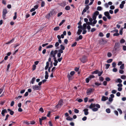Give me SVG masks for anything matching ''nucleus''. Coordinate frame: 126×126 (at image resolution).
<instances>
[{
    "instance_id": "nucleus-19",
    "label": "nucleus",
    "mask_w": 126,
    "mask_h": 126,
    "mask_svg": "<svg viewBox=\"0 0 126 126\" xmlns=\"http://www.w3.org/2000/svg\"><path fill=\"white\" fill-rule=\"evenodd\" d=\"M70 9V7L69 6H67L65 8V9L67 10H69Z\"/></svg>"
},
{
    "instance_id": "nucleus-39",
    "label": "nucleus",
    "mask_w": 126,
    "mask_h": 126,
    "mask_svg": "<svg viewBox=\"0 0 126 126\" xmlns=\"http://www.w3.org/2000/svg\"><path fill=\"white\" fill-rule=\"evenodd\" d=\"M125 42V40L123 39H122L120 41V43H123Z\"/></svg>"
},
{
    "instance_id": "nucleus-10",
    "label": "nucleus",
    "mask_w": 126,
    "mask_h": 126,
    "mask_svg": "<svg viewBox=\"0 0 126 126\" xmlns=\"http://www.w3.org/2000/svg\"><path fill=\"white\" fill-rule=\"evenodd\" d=\"M125 3V2L124 1H123L121 2V3L120 5V8L122 9L124 6V4Z\"/></svg>"
},
{
    "instance_id": "nucleus-48",
    "label": "nucleus",
    "mask_w": 126,
    "mask_h": 126,
    "mask_svg": "<svg viewBox=\"0 0 126 126\" xmlns=\"http://www.w3.org/2000/svg\"><path fill=\"white\" fill-rule=\"evenodd\" d=\"M77 44V43L76 42H75L72 45L71 47H74Z\"/></svg>"
},
{
    "instance_id": "nucleus-43",
    "label": "nucleus",
    "mask_w": 126,
    "mask_h": 126,
    "mask_svg": "<svg viewBox=\"0 0 126 126\" xmlns=\"http://www.w3.org/2000/svg\"><path fill=\"white\" fill-rule=\"evenodd\" d=\"M87 28L88 30V32H90V29H91L90 26L89 25H88L87 27Z\"/></svg>"
},
{
    "instance_id": "nucleus-61",
    "label": "nucleus",
    "mask_w": 126,
    "mask_h": 126,
    "mask_svg": "<svg viewBox=\"0 0 126 126\" xmlns=\"http://www.w3.org/2000/svg\"><path fill=\"white\" fill-rule=\"evenodd\" d=\"M117 110L119 111V113L120 114H121L122 113V111L121 109H117Z\"/></svg>"
},
{
    "instance_id": "nucleus-13",
    "label": "nucleus",
    "mask_w": 126,
    "mask_h": 126,
    "mask_svg": "<svg viewBox=\"0 0 126 126\" xmlns=\"http://www.w3.org/2000/svg\"><path fill=\"white\" fill-rule=\"evenodd\" d=\"M45 78L46 79H47L48 78V73L47 71H46L45 72Z\"/></svg>"
},
{
    "instance_id": "nucleus-45",
    "label": "nucleus",
    "mask_w": 126,
    "mask_h": 126,
    "mask_svg": "<svg viewBox=\"0 0 126 126\" xmlns=\"http://www.w3.org/2000/svg\"><path fill=\"white\" fill-rule=\"evenodd\" d=\"M24 123L25 124L29 125L30 124V123L29 122L27 121H24Z\"/></svg>"
},
{
    "instance_id": "nucleus-51",
    "label": "nucleus",
    "mask_w": 126,
    "mask_h": 126,
    "mask_svg": "<svg viewBox=\"0 0 126 126\" xmlns=\"http://www.w3.org/2000/svg\"><path fill=\"white\" fill-rule=\"evenodd\" d=\"M123 28H122L120 30V31L119 32V33H120V34L122 35V33H123Z\"/></svg>"
},
{
    "instance_id": "nucleus-33",
    "label": "nucleus",
    "mask_w": 126,
    "mask_h": 126,
    "mask_svg": "<svg viewBox=\"0 0 126 126\" xmlns=\"http://www.w3.org/2000/svg\"><path fill=\"white\" fill-rule=\"evenodd\" d=\"M124 64H122L120 66V68L121 69H124Z\"/></svg>"
},
{
    "instance_id": "nucleus-50",
    "label": "nucleus",
    "mask_w": 126,
    "mask_h": 126,
    "mask_svg": "<svg viewBox=\"0 0 126 126\" xmlns=\"http://www.w3.org/2000/svg\"><path fill=\"white\" fill-rule=\"evenodd\" d=\"M39 111H41L42 113H43L44 112V110H43V109L42 107H41L39 110Z\"/></svg>"
},
{
    "instance_id": "nucleus-4",
    "label": "nucleus",
    "mask_w": 126,
    "mask_h": 126,
    "mask_svg": "<svg viewBox=\"0 0 126 126\" xmlns=\"http://www.w3.org/2000/svg\"><path fill=\"white\" fill-rule=\"evenodd\" d=\"M104 14L105 16L107 17L108 19H110L111 17L110 16L109 12L108 11L104 12Z\"/></svg>"
},
{
    "instance_id": "nucleus-64",
    "label": "nucleus",
    "mask_w": 126,
    "mask_h": 126,
    "mask_svg": "<svg viewBox=\"0 0 126 126\" xmlns=\"http://www.w3.org/2000/svg\"><path fill=\"white\" fill-rule=\"evenodd\" d=\"M123 49L124 51L126 50V46H123Z\"/></svg>"
},
{
    "instance_id": "nucleus-32",
    "label": "nucleus",
    "mask_w": 126,
    "mask_h": 126,
    "mask_svg": "<svg viewBox=\"0 0 126 126\" xmlns=\"http://www.w3.org/2000/svg\"><path fill=\"white\" fill-rule=\"evenodd\" d=\"M82 31L81 30L79 29L78 30V31L77 32V34L78 35L80 34L82 32Z\"/></svg>"
},
{
    "instance_id": "nucleus-9",
    "label": "nucleus",
    "mask_w": 126,
    "mask_h": 126,
    "mask_svg": "<svg viewBox=\"0 0 126 126\" xmlns=\"http://www.w3.org/2000/svg\"><path fill=\"white\" fill-rule=\"evenodd\" d=\"M108 97L103 96L102 97L101 100L102 101H105L108 100Z\"/></svg>"
},
{
    "instance_id": "nucleus-12",
    "label": "nucleus",
    "mask_w": 126,
    "mask_h": 126,
    "mask_svg": "<svg viewBox=\"0 0 126 126\" xmlns=\"http://www.w3.org/2000/svg\"><path fill=\"white\" fill-rule=\"evenodd\" d=\"M58 51L57 50H55L54 51L53 50H52L51 51L50 53V54H53L56 55V54L57 53Z\"/></svg>"
},
{
    "instance_id": "nucleus-24",
    "label": "nucleus",
    "mask_w": 126,
    "mask_h": 126,
    "mask_svg": "<svg viewBox=\"0 0 126 126\" xmlns=\"http://www.w3.org/2000/svg\"><path fill=\"white\" fill-rule=\"evenodd\" d=\"M65 20L63 19L62 20L60 23L59 24V26H61L65 21Z\"/></svg>"
},
{
    "instance_id": "nucleus-29",
    "label": "nucleus",
    "mask_w": 126,
    "mask_h": 126,
    "mask_svg": "<svg viewBox=\"0 0 126 126\" xmlns=\"http://www.w3.org/2000/svg\"><path fill=\"white\" fill-rule=\"evenodd\" d=\"M103 72L102 71L100 72L98 71V73L97 74L99 76H100L102 74Z\"/></svg>"
},
{
    "instance_id": "nucleus-27",
    "label": "nucleus",
    "mask_w": 126,
    "mask_h": 126,
    "mask_svg": "<svg viewBox=\"0 0 126 126\" xmlns=\"http://www.w3.org/2000/svg\"><path fill=\"white\" fill-rule=\"evenodd\" d=\"M118 32V30L115 29V30H114L112 31H111L110 32L111 33H113L114 32L117 33V32Z\"/></svg>"
},
{
    "instance_id": "nucleus-37",
    "label": "nucleus",
    "mask_w": 126,
    "mask_h": 126,
    "mask_svg": "<svg viewBox=\"0 0 126 126\" xmlns=\"http://www.w3.org/2000/svg\"><path fill=\"white\" fill-rule=\"evenodd\" d=\"M98 70H96L92 72V74H97L98 73Z\"/></svg>"
},
{
    "instance_id": "nucleus-38",
    "label": "nucleus",
    "mask_w": 126,
    "mask_h": 126,
    "mask_svg": "<svg viewBox=\"0 0 126 126\" xmlns=\"http://www.w3.org/2000/svg\"><path fill=\"white\" fill-rule=\"evenodd\" d=\"M99 80L100 81H103L104 80V79L102 77H99Z\"/></svg>"
},
{
    "instance_id": "nucleus-31",
    "label": "nucleus",
    "mask_w": 126,
    "mask_h": 126,
    "mask_svg": "<svg viewBox=\"0 0 126 126\" xmlns=\"http://www.w3.org/2000/svg\"><path fill=\"white\" fill-rule=\"evenodd\" d=\"M61 49L64 50L65 49V47L63 45H61L60 46Z\"/></svg>"
},
{
    "instance_id": "nucleus-54",
    "label": "nucleus",
    "mask_w": 126,
    "mask_h": 126,
    "mask_svg": "<svg viewBox=\"0 0 126 126\" xmlns=\"http://www.w3.org/2000/svg\"><path fill=\"white\" fill-rule=\"evenodd\" d=\"M89 6L88 5H87L86 6V7L84 9H85V10L87 11V10H88L89 9Z\"/></svg>"
},
{
    "instance_id": "nucleus-28",
    "label": "nucleus",
    "mask_w": 126,
    "mask_h": 126,
    "mask_svg": "<svg viewBox=\"0 0 126 126\" xmlns=\"http://www.w3.org/2000/svg\"><path fill=\"white\" fill-rule=\"evenodd\" d=\"M15 16L13 17V19L15 20L16 18L17 17V13L16 12H15L14 13Z\"/></svg>"
},
{
    "instance_id": "nucleus-44",
    "label": "nucleus",
    "mask_w": 126,
    "mask_h": 126,
    "mask_svg": "<svg viewBox=\"0 0 126 126\" xmlns=\"http://www.w3.org/2000/svg\"><path fill=\"white\" fill-rule=\"evenodd\" d=\"M105 80L106 81H109L110 80V79L109 77H106L105 78Z\"/></svg>"
},
{
    "instance_id": "nucleus-17",
    "label": "nucleus",
    "mask_w": 126,
    "mask_h": 126,
    "mask_svg": "<svg viewBox=\"0 0 126 126\" xmlns=\"http://www.w3.org/2000/svg\"><path fill=\"white\" fill-rule=\"evenodd\" d=\"M50 66L48 68V71L49 72H50V68H51L52 66H53V64H52V62H51L50 64Z\"/></svg>"
},
{
    "instance_id": "nucleus-46",
    "label": "nucleus",
    "mask_w": 126,
    "mask_h": 126,
    "mask_svg": "<svg viewBox=\"0 0 126 126\" xmlns=\"http://www.w3.org/2000/svg\"><path fill=\"white\" fill-rule=\"evenodd\" d=\"M74 112L76 113H78L79 112V110L77 109H75L74 110Z\"/></svg>"
},
{
    "instance_id": "nucleus-49",
    "label": "nucleus",
    "mask_w": 126,
    "mask_h": 126,
    "mask_svg": "<svg viewBox=\"0 0 126 126\" xmlns=\"http://www.w3.org/2000/svg\"><path fill=\"white\" fill-rule=\"evenodd\" d=\"M95 84L96 86H99L101 85V84L100 83H99L97 82L95 83Z\"/></svg>"
},
{
    "instance_id": "nucleus-16",
    "label": "nucleus",
    "mask_w": 126,
    "mask_h": 126,
    "mask_svg": "<svg viewBox=\"0 0 126 126\" xmlns=\"http://www.w3.org/2000/svg\"><path fill=\"white\" fill-rule=\"evenodd\" d=\"M36 78L35 77H33L31 80V81L30 82V83L33 84L34 83V82Z\"/></svg>"
},
{
    "instance_id": "nucleus-42",
    "label": "nucleus",
    "mask_w": 126,
    "mask_h": 126,
    "mask_svg": "<svg viewBox=\"0 0 126 126\" xmlns=\"http://www.w3.org/2000/svg\"><path fill=\"white\" fill-rule=\"evenodd\" d=\"M90 79L89 77L86 78V82L87 83H88L89 82V80H90Z\"/></svg>"
},
{
    "instance_id": "nucleus-20",
    "label": "nucleus",
    "mask_w": 126,
    "mask_h": 126,
    "mask_svg": "<svg viewBox=\"0 0 126 126\" xmlns=\"http://www.w3.org/2000/svg\"><path fill=\"white\" fill-rule=\"evenodd\" d=\"M86 23H84L83 25V28L82 29V30H85L86 29Z\"/></svg>"
},
{
    "instance_id": "nucleus-63",
    "label": "nucleus",
    "mask_w": 126,
    "mask_h": 126,
    "mask_svg": "<svg viewBox=\"0 0 126 126\" xmlns=\"http://www.w3.org/2000/svg\"><path fill=\"white\" fill-rule=\"evenodd\" d=\"M75 72L74 71H72L70 72V74L71 76H73L74 74H75Z\"/></svg>"
},
{
    "instance_id": "nucleus-3",
    "label": "nucleus",
    "mask_w": 126,
    "mask_h": 126,
    "mask_svg": "<svg viewBox=\"0 0 126 126\" xmlns=\"http://www.w3.org/2000/svg\"><path fill=\"white\" fill-rule=\"evenodd\" d=\"M32 87L34 91L39 90L40 89V87L37 85H33Z\"/></svg>"
},
{
    "instance_id": "nucleus-2",
    "label": "nucleus",
    "mask_w": 126,
    "mask_h": 126,
    "mask_svg": "<svg viewBox=\"0 0 126 126\" xmlns=\"http://www.w3.org/2000/svg\"><path fill=\"white\" fill-rule=\"evenodd\" d=\"M8 13L7 10L6 9H3L2 11V18L4 20H5L6 18V14Z\"/></svg>"
},
{
    "instance_id": "nucleus-8",
    "label": "nucleus",
    "mask_w": 126,
    "mask_h": 126,
    "mask_svg": "<svg viewBox=\"0 0 126 126\" xmlns=\"http://www.w3.org/2000/svg\"><path fill=\"white\" fill-rule=\"evenodd\" d=\"M63 105V101L62 99L60 100L58 104L56 106L58 108L59 107V106H61Z\"/></svg>"
},
{
    "instance_id": "nucleus-36",
    "label": "nucleus",
    "mask_w": 126,
    "mask_h": 126,
    "mask_svg": "<svg viewBox=\"0 0 126 126\" xmlns=\"http://www.w3.org/2000/svg\"><path fill=\"white\" fill-rule=\"evenodd\" d=\"M5 113V111H4V110H2V112H1V114L2 115V116H5V115L4 114Z\"/></svg>"
},
{
    "instance_id": "nucleus-52",
    "label": "nucleus",
    "mask_w": 126,
    "mask_h": 126,
    "mask_svg": "<svg viewBox=\"0 0 126 126\" xmlns=\"http://www.w3.org/2000/svg\"><path fill=\"white\" fill-rule=\"evenodd\" d=\"M117 82H119V83H121L122 82V80L120 79H117ZM117 82V81H116Z\"/></svg>"
},
{
    "instance_id": "nucleus-35",
    "label": "nucleus",
    "mask_w": 126,
    "mask_h": 126,
    "mask_svg": "<svg viewBox=\"0 0 126 126\" xmlns=\"http://www.w3.org/2000/svg\"><path fill=\"white\" fill-rule=\"evenodd\" d=\"M92 110L94 111H96L98 110V109L97 108H92Z\"/></svg>"
},
{
    "instance_id": "nucleus-57",
    "label": "nucleus",
    "mask_w": 126,
    "mask_h": 126,
    "mask_svg": "<svg viewBox=\"0 0 126 126\" xmlns=\"http://www.w3.org/2000/svg\"><path fill=\"white\" fill-rule=\"evenodd\" d=\"M112 55V54L110 53L109 52L107 54L108 56L109 57H110Z\"/></svg>"
},
{
    "instance_id": "nucleus-62",
    "label": "nucleus",
    "mask_w": 126,
    "mask_h": 126,
    "mask_svg": "<svg viewBox=\"0 0 126 126\" xmlns=\"http://www.w3.org/2000/svg\"><path fill=\"white\" fill-rule=\"evenodd\" d=\"M96 30V29L94 28H92L91 30V32H93Z\"/></svg>"
},
{
    "instance_id": "nucleus-18",
    "label": "nucleus",
    "mask_w": 126,
    "mask_h": 126,
    "mask_svg": "<svg viewBox=\"0 0 126 126\" xmlns=\"http://www.w3.org/2000/svg\"><path fill=\"white\" fill-rule=\"evenodd\" d=\"M14 40V39L13 38L10 41L6 43V44H11L12 43Z\"/></svg>"
},
{
    "instance_id": "nucleus-34",
    "label": "nucleus",
    "mask_w": 126,
    "mask_h": 126,
    "mask_svg": "<svg viewBox=\"0 0 126 126\" xmlns=\"http://www.w3.org/2000/svg\"><path fill=\"white\" fill-rule=\"evenodd\" d=\"M106 111L108 113H110V110L109 108L107 109L106 110Z\"/></svg>"
},
{
    "instance_id": "nucleus-55",
    "label": "nucleus",
    "mask_w": 126,
    "mask_h": 126,
    "mask_svg": "<svg viewBox=\"0 0 126 126\" xmlns=\"http://www.w3.org/2000/svg\"><path fill=\"white\" fill-rule=\"evenodd\" d=\"M63 50L60 49L58 51V53H60V54H61L63 53Z\"/></svg>"
},
{
    "instance_id": "nucleus-14",
    "label": "nucleus",
    "mask_w": 126,
    "mask_h": 126,
    "mask_svg": "<svg viewBox=\"0 0 126 126\" xmlns=\"http://www.w3.org/2000/svg\"><path fill=\"white\" fill-rule=\"evenodd\" d=\"M95 107V104H93L92 103L89 106V108L90 109H92L93 108H94Z\"/></svg>"
},
{
    "instance_id": "nucleus-22",
    "label": "nucleus",
    "mask_w": 126,
    "mask_h": 126,
    "mask_svg": "<svg viewBox=\"0 0 126 126\" xmlns=\"http://www.w3.org/2000/svg\"><path fill=\"white\" fill-rule=\"evenodd\" d=\"M99 14V12L97 11H96L94 13L93 15H95L96 16Z\"/></svg>"
},
{
    "instance_id": "nucleus-25",
    "label": "nucleus",
    "mask_w": 126,
    "mask_h": 126,
    "mask_svg": "<svg viewBox=\"0 0 126 126\" xmlns=\"http://www.w3.org/2000/svg\"><path fill=\"white\" fill-rule=\"evenodd\" d=\"M102 8L101 6H98L97 8V10L98 11H100L102 10Z\"/></svg>"
},
{
    "instance_id": "nucleus-60",
    "label": "nucleus",
    "mask_w": 126,
    "mask_h": 126,
    "mask_svg": "<svg viewBox=\"0 0 126 126\" xmlns=\"http://www.w3.org/2000/svg\"><path fill=\"white\" fill-rule=\"evenodd\" d=\"M94 77L95 76L94 75H91L89 77V78L91 79H93L94 78Z\"/></svg>"
},
{
    "instance_id": "nucleus-47",
    "label": "nucleus",
    "mask_w": 126,
    "mask_h": 126,
    "mask_svg": "<svg viewBox=\"0 0 126 126\" xmlns=\"http://www.w3.org/2000/svg\"><path fill=\"white\" fill-rule=\"evenodd\" d=\"M98 35L100 37H103L104 36V35L103 33L100 32L98 34Z\"/></svg>"
},
{
    "instance_id": "nucleus-6",
    "label": "nucleus",
    "mask_w": 126,
    "mask_h": 126,
    "mask_svg": "<svg viewBox=\"0 0 126 126\" xmlns=\"http://www.w3.org/2000/svg\"><path fill=\"white\" fill-rule=\"evenodd\" d=\"M47 118L46 117L43 116L41 118H39V120L40 122V125H42V121L46 119Z\"/></svg>"
},
{
    "instance_id": "nucleus-41",
    "label": "nucleus",
    "mask_w": 126,
    "mask_h": 126,
    "mask_svg": "<svg viewBox=\"0 0 126 126\" xmlns=\"http://www.w3.org/2000/svg\"><path fill=\"white\" fill-rule=\"evenodd\" d=\"M106 65V69H108L109 67L110 66V64H107L105 65Z\"/></svg>"
},
{
    "instance_id": "nucleus-59",
    "label": "nucleus",
    "mask_w": 126,
    "mask_h": 126,
    "mask_svg": "<svg viewBox=\"0 0 126 126\" xmlns=\"http://www.w3.org/2000/svg\"><path fill=\"white\" fill-rule=\"evenodd\" d=\"M68 78L69 80H71L72 79V76H71L69 75L68 76Z\"/></svg>"
},
{
    "instance_id": "nucleus-30",
    "label": "nucleus",
    "mask_w": 126,
    "mask_h": 126,
    "mask_svg": "<svg viewBox=\"0 0 126 126\" xmlns=\"http://www.w3.org/2000/svg\"><path fill=\"white\" fill-rule=\"evenodd\" d=\"M60 28L59 26H57L55 27L54 29V30L55 31H57Z\"/></svg>"
},
{
    "instance_id": "nucleus-11",
    "label": "nucleus",
    "mask_w": 126,
    "mask_h": 126,
    "mask_svg": "<svg viewBox=\"0 0 126 126\" xmlns=\"http://www.w3.org/2000/svg\"><path fill=\"white\" fill-rule=\"evenodd\" d=\"M92 89L90 88L87 90V94H90V93H91L92 91Z\"/></svg>"
},
{
    "instance_id": "nucleus-1",
    "label": "nucleus",
    "mask_w": 126,
    "mask_h": 126,
    "mask_svg": "<svg viewBox=\"0 0 126 126\" xmlns=\"http://www.w3.org/2000/svg\"><path fill=\"white\" fill-rule=\"evenodd\" d=\"M120 44L119 42H116L115 43L113 49V52L115 53V51H118L120 49Z\"/></svg>"
},
{
    "instance_id": "nucleus-7",
    "label": "nucleus",
    "mask_w": 126,
    "mask_h": 126,
    "mask_svg": "<svg viewBox=\"0 0 126 126\" xmlns=\"http://www.w3.org/2000/svg\"><path fill=\"white\" fill-rule=\"evenodd\" d=\"M88 110V109L87 108L83 110V111L84 112V114L85 115H87L89 114V112Z\"/></svg>"
},
{
    "instance_id": "nucleus-56",
    "label": "nucleus",
    "mask_w": 126,
    "mask_h": 126,
    "mask_svg": "<svg viewBox=\"0 0 126 126\" xmlns=\"http://www.w3.org/2000/svg\"><path fill=\"white\" fill-rule=\"evenodd\" d=\"M116 63L115 62H114L112 64V66L113 67H115L116 66Z\"/></svg>"
},
{
    "instance_id": "nucleus-26",
    "label": "nucleus",
    "mask_w": 126,
    "mask_h": 126,
    "mask_svg": "<svg viewBox=\"0 0 126 126\" xmlns=\"http://www.w3.org/2000/svg\"><path fill=\"white\" fill-rule=\"evenodd\" d=\"M112 59H110L108 60L107 61V62L108 63H110L112 62Z\"/></svg>"
},
{
    "instance_id": "nucleus-5",
    "label": "nucleus",
    "mask_w": 126,
    "mask_h": 126,
    "mask_svg": "<svg viewBox=\"0 0 126 126\" xmlns=\"http://www.w3.org/2000/svg\"><path fill=\"white\" fill-rule=\"evenodd\" d=\"M87 57L85 56H83L81 59H80V60L83 63H85L87 61Z\"/></svg>"
},
{
    "instance_id": "nucleus-15",
    "label": "nucleus",
    "mask_w": 126,
    "mask_h": 126,
    "mask_svg": "<svg viewBox=\"0 0 126 126\" xmlns=\"http://www.w3.org/2000/svg\"><path fill=\"white\" fill-rule=\"evenodd\" d=\"M59 5H60L63 7L65 6L66 5V4L65 2H62L60 3Z\"/></svg>"
},
{
    "instance_id": "nucleus-21",
    "label": "nucleus",
    "mask_w": 126,
    "mask_h": 126,
    "mask_svg": "<svg viewBox=\"0 0 126 126\" xmlns=\"http://www.w3.org/2000/svg\"><path fill=\"white\" fill-rule=\"evenodd\" d=\"M66 119L68 121H72L73 120V118L69 117H68L66 118Z\"/></svg>"
},
{
    "instance_id": "nucleus-53",
    "label": "nucleus",
    "mask_w": 126,
    "mask_h": 126,
    "mask_svg": "<svg viewBox=\"0 0 126 126\" xmlns=\"http://www.w3.org/2000/svg\"><path fill=\"white\" fill-rule=\"evenodd\" d=\"M113 98H111L109 97V101L111 103L113 101Z\"/></svg>"
},
{
    "instance_id": "nucleus-58",
    "label": "nucleus",
    "mask_w": 126,
    "mask_h": 126,
    "mask_svg": "<svg viewBox=\"0 0 126 126\" xmlns=\"http://www.w3.org/2000/svg\"><path fill=\"white\" fill-rule=\"evenodd\" d=\"M110 8L111 10H113L115 8V7L113 5H111L110 7Z\"/></svg>"
},
{
    "instance_id": "nucleus-40",
    "label": "nucleus",
    "mask_w": 126,
    "mask_h": 126,
    "mask_svg": "<svg viewBox=\"0 0 126 126\" xmlns=\"http://www.w3.org/2000/svg\"><path fill=\"white\" fill-rule=\"evenodd\" d=\"M121 78L122 79H125L126 78V76L125 75H123L121 76Z\"/></svg>"
},
{
    "instance_id": "nucleus-23",
    "label": "nucleus",
    "mask_w": 126,
    "mask_h": 126,
    "mask_svg": "<svg viewBox=\"0 0 126 126\" xmlns=\"http://www.w3.org/2000/svg\"><path fill=\"white\" fill-rule=\"evenodd\" d=\"M45 2L43 1H42L41 3V7H43L45 6Z\"/></svg>"
}]
</instances>
